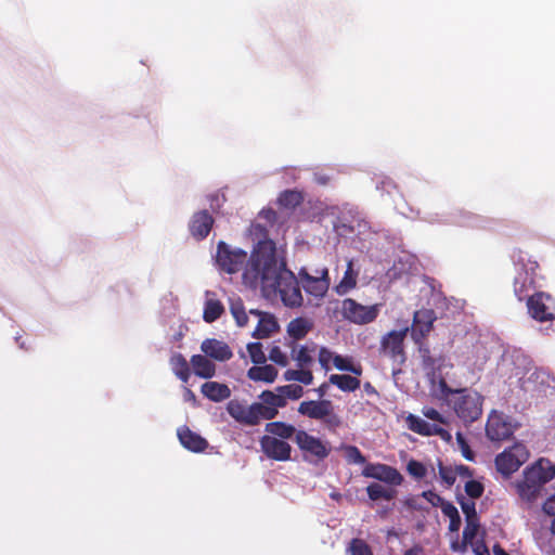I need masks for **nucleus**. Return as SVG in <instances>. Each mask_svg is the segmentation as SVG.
Instances as JSON below:
<instances>
[{
    "label": "nucleus",
    "instance_id": "obj_59",
    "mask_svg": "<svg viewBox=\"0 0 555 555\" xmlns=\"http://www.w3.org/2000/svg\"><path fill=\"white\" fill-rule=\"evenodd\" d=\"M183 398L184 401L191 402L193 405L196 404V396L190 388H184Z\"/></svg>",
    "mask_w": 555,
    "mask_h": 555
},
{
    "label": "nucleus",
    "instance_id": "obj_28",
    "mask_svg": "<svg viewBox=\"0 0 555 555\" xmlns=\"http://www.w3.org/2000/svg\"><path fill=\"white\" fill-rule=\"evenodd\" d=\"M278 370L271 364H257L247 371V376L255 382L273 383L278 377Z\"/></svg>",
    "mask_w": 555,
    "mask_h": 555
},
{
    "label": "nucleus",
    "instance_id": "obj_17",
    "mask_svg": "<svg viewBox=\"0 0 555 555\" xmlns=\"http://www.w3.org/2000/svg\"><path fill=\"white\" fill-rule=\"evenodd\" d=\"M227 411L240 424L256 426L260 423L255 403L246 406L238 400H230L227 404Z\"/></svg>",
    "mask_w": 555,
    "mask_h": 555
},
{
    "label": "nucleus",
    "instance_id": "obj_19",
    "mask_svg": "<svg viewBox=\"0 0 555 555\" xmlns=\"http://www.w3.org/2000/svg\"><path fill=\"white\" fill-rule=\"evenodd\" d=\"M214 222L215 220L208 210L195 212L189 223L191 235L197 241L206 238L212 229Z\"/></svg>",
    "mask_w": 555,
    "mask_h": 555
},
{
    "label": "nucleus",
    "instance_id": "obj_50",
    "mask_svg": "<svg viewBox=\"0 0 555 555\" xmlns=\"http://www.w3.org/2000/svg\"><path fill=\"white\" fill-rule=\"evenodd\" d=\"M269 359L278 365L286 366L288 364L287 356L279 346H273L269 351Z\"/></svg>",
    "mask_w": 555,
    "mask_h": 555
},
{
    "label": "nucleus",
    "instance_id": "obj_7",
    "mask_svg": "<svg viewBox=\"0 0 555 555\" xmlns=\"http://www.w3.org/2000/svg\"><path fill=\"white\" fill-rule=\"evenodd\" d=\"M248 261L249 259L247 260V253L245 250L231 249L223 241L218 243L216 263L221 271L229 274L236 273L242 270L244 264L247 266Z\"/></svg>",
    "mask_w": 555,
    "mask_h": 555
},
{
    "label": "nucleus",
    "instance_id": "obj_22",
    "mask_svg": "<svg viewBox=\"0 0 555 555\" xmlns=\"http://www.w3.org/2000/svg\"><path fill=\"white\" fill-rule=\"evenodd\" d=\"M178 438L181 444L192 452H204L208 448V441L188 426L178 429Z\"/></svg>",
    "mask_w": 555,
    "mask_h": 555
},
{
    "label": "nucleus",
    "instance_id": "obj_53",
    "mask_svg": "<svg viewBox=\"0 0 555 555\" xmlns=\"http://www.w3.org/2000/svg\"><path fill=\"white\" fill-rule=\"evenodd\" d=\"M334 357L335 356L333 354V352L326 347H321V349L319 350V362L321 366L325 370L330 369L328 364L331 361H333Z\"/></svg>",
    "mask_w": 555,
    "mask_h": 555
},
{
    "label": "nucleus",
    "instance_id": "obj_43",
    "mask_svg": "<svg viewBox=\"0 0 555 555\" xmlns=\"http://www.w3.org/2000/svg\"><path fill=\"white\" fill-rule=\"evenodd\" d=\"M247 351L253 363L263 364L266 362L267 358L262 350V345L260 343H249L247 345Z\"/></svg>",
    "mask_w": 555,
    "mask_h": 555
},
{
    "label": "nucleus",
    "instance_id": "obj_44",
    "mask_svg": "<svg viewBox=\"0 0 555 555\" xmlns=\"http://www.w3.org/2000/svg\"><path fill=\"white\" fill-rule=\"evenodd\" d=\"M479 528V517L466 519V526L463 531L464 543H470L477 534Z\"/></svg>",
    "mask_w": 555,
    "mask_h": 555
},
{
    "label": "nucleus",
    "instance_id": "obj_39",
    "mask_svg": "<svg viewBox=\"0 0 555 555\" xmlns=\"http://www.w3.org/2000/svg\"><path fill=\"white\" fill-rule=\"evenodd\" d=\"M347 552L350 555H374L367 542L360 538H353L349 542Z\"/></svg>",
    "mask_w": 555,
    "mask_h": 555
},
{
    "label": "nucleus",
    "instance_id": "obj_9",
    "mask_svg": "<svg viewBox=\"0 0 555 555\" xmlns=\"http://www.w3.org/2000/svg\"><path fill=\"white\" fill-rule=\"evenodd\" d=\"M516 428L517 424L509 416L493 411L487 421L486 435L491 441H503L512 437Z\"/></svg>",
    "mask_w": 555,
    "mask_h": 555
},
{
    "label": "nucleus",
    "instance_id": "obj_15",
    "mask_svg": "<svg viewBox=\"0 0 555 555\" xmlns=\"http://www.w3.org/2000/svg\"><path fill=\"white\" fill-rule=\"evenodd\" d=\"M319 275H310L306 269H301L299 271V276L301 280L302 288L306 293L314 296L322 297L328 289L330 279H328V270L323 268L318 271Z\"/></svg>",
    "mask_w": 555,
    "mask_h": 555
},
{
    "label": "nucleus",
    "instance_id": "obj_29",
    "mask_svg": "<svg viewBox=\"0 0 555 555\" xmlns=\"http://www.w3.org/2000/svg\"><path fill=\"white\" fill-rule=\"evenodd\" d=\"M312 323L305 318H296L287 325V334L294 340H300L311 331Z\"/></svg>",
    "mask_w": 555,
    "mask_h": 555
},
{
    "label": "nucleus",
    "instance_id": "obj_5",
    "mask_svg": "<svg viewBox=\"0 0 555 555\" xmlns=\"http://www.w3.org/2000/svg\"><path fill=\"white\" fill-rule=\"evenodd\" d=\"M408 332L409 327L399 331H390L382 337L379 343V356L388 358L398 367L406 360L404 340ZM398 371H400V369H398Z\"/></svg>",
    "mask_w": 555,
    "mask_h": 555
},
{
    "label": "nucleus",
    "instance_id": "obj_6",
    "mask_svg": "<svg viewBox=\"0 0 555 555\" xmlns=\"http://www.w3.org/2000/svg\"><path fill=\"white\" fill-rule=\"evenodd\" d=\"M529 455L527 447L516 442L495 456V468L503 477L508 478L528 461Z\"/></svg>",
    "mask_w": 555,
    "mask_h": 555
},
{
    "label": "nucleus",
    "instance_id": "obj_60",
    "mask_svg": "<svg viewBox=\"0 0 555 555\" xmlns=\"http://www.w3.org/2000/svg\"><path fill=\"white\" fill-rule=\"evenodd\" d=\"M474 552L476 555H490L489 550L483 542L477 543L474 547Z\"/></svg>",
    "mask_w": 555,
    "mask_h": 555
},
{
    "label": "nucleus",
    "instance_id": "obj_11",
    "mask_svg": "<svg viewBox=\"0 0 555 555\" xmlns=\"http://www.w3.org/2000/svg\"><path fill=\"white\" fill-rule=\"evenodd\" d=\"M343 314L356 324H367L377 318L378 306H363L352 298H347L343 301Z\"/></svg>",
    "mask_w": 555,
    "mask_h": 555
},
{
    "label": "nucleus",
    "instance_id": "obj_38",
    "mask_svg": "<svg viewBox=\"0 0 555 555\" xmlns=\"http://www.w3.org/2000/svg\"><path fill=\"white\" fill-rule=\"evenodd\" d=\"M442 514L450 519L449 530L457 532L461 528L462 520L457 508L451 503H446L441 509Z\"/></svg>",
    "mask_w": 555,
    "mask_h": 555
},
{
    "label": "nucleus",
    "instance_id": "obj_31",
    "mask_svg": "<svg viewBox=\"0 0 555 555\" xmlns=\"http://www.w3.org/2000/svg\"><path fill=\"white\" fill-rule=\"evenodd\" d=\"M405 422L411 431L426 437L433 436V430L436 426V424H430L414 414H409Z\"/></svg>",
    "mask_w": 555,
    "mask_h": 555
},
{
    "label": "nucleus",
    "instance_id": "obj_4",
    "mask_svg": "<svg viewBox=\"0 0 555 555\" xmlns=\"http://www.w3.org/2000/svg\"><path fill=\"white\" fill-rule=\"evenodd\" d=\"M298 413L322 422L330 431H336L343 425L341 417L335 412V406L331 400H308L300 402Z\"/></svg>",
    "mask_w": 555,
    "mask_h": 555
},
{
    "label": "nucleus",
    "instance_id": "obj_52",
    "mask_svg": "<svg viewBox=\"0 0 555 555\" xmlns=\"http://www.w3.org/2000/svg\"><path fill=\"white\" fill-rule=\"evenodd\" d=\"M422 496L430 503L435 507H440L442 509L443 504L449 503V501H446L442 496L437 494L436 492L431 490L423 491Z\"/></svg>",
    "mask_w": 555,
    "mask_h": 555
},
{
    "label": "nucleus",
    "instance_id": "obj_34",
    "mask_svg": "<svg viewBox=\"0 0 555 555\" xmlns=\"http://www.w3.org/2000/svg\"><path fill=\"white\" fill-rule=\"evenodd\" d=\"M230 312L235 319L237 326L244 327L247 325L248 315L241 298L230 300Z\"/></svg>",
    "mask_w": 555,
    "mask_h": 555
},
{
    "label": "nucleus",
    "instance_id": "obj_45",
    "mask_svg": "<svg viewBox=\"0 0 555 555\" xmlns=\"http://www.w3.org/2000/svg\"><path fill=\"white\" fill-rule=\"evenodd\" d=\"M357 284V274L353 272L352 262H348L347 270L345 271L344 278L339 284V288L344 292L351 289Z\"/></svg>",
    "mask_w": 555,
    "mask_h": 555
},
{
    "label": "nucleus",
    "instance_id": "obj_14",
    "mask_svg": "<svg viewBox=\"0 0 555 555\" xmlns=\"http://www.w3.org/2000/svg\"><path fill=\"white\" fill-rule=\"evenodd\" d=\"M259 399L261 402H255L258 415L261 420H273L279 414V409L286 406L287 402L280 392L263 390Z\"/></svg>",
    "mask_w": 555,
    "mask_h": 555
},
{
    "label": "nucleus",
    "instance_id": "obj_33",
    "mask_svg": "<svg viewBox=\"0 0 555 555\" xmlns=\"http://www.w3.org/2000/svg\"><path fill=\"white\" fill-rule=\"evenodd\" d=\"M292 358L297 362L298 367H308L312 364L313 358L312 352H314V347L311 349L308 346H301L297 349V345L295 341L292 344Z\"/></svg>",
    "mask_w": 555,
    "mask_h": 555
},
{
    "label": "nucleus",
    "instance_id": "obj_36",
    "mask_svg": "<svg viewBox=\"0 0 555 555\" xmlns=\"http://www.w3.org/2000/svg\"><path fill=\"white\" fill-rule=\"evenodd\" d=\"M366 492L372 501H377L380 499L390 501L396 495V490L386 489L385 487L376 482L369 485L366 488Z\"/></svg>",
    "mask_w": 555,
    "mask_h": 555
},
{
    "label": "nucleus",
    "instance_id": "obj_8",
    "mask_svg": "<svg viewBox=\"0 0 555 555\" xmlns=\"http://www.w3.org/2000/svg\"><path fill=\"white\" fill-rule=\"evenodd\" d=\"M295 443L304 453L306 460L315 459L317 461H322L326 459L331 452V448L327 447L325 442L302 429L296 433Z\"/></svg>",
    "mask_w": 555,
    "mask_h": 555
},
{
    "label": "nucleus",
    "instance_id": "obj_26",
    "mask_svg": "<svg viewBox=\"0 0 555 555\" xmlns=\"http://www.w3.org/2000/svg\"><path fill=\"white\" fill-rule=\"evenodd\" d=\"M280 328L275 317L269 312L262 314L258 321L257 327L253 332L255 338H268Z\"/></svg>",
    "mask_w": 555,
    "mask_h": 555
},
{
    "label": "nucleus",
    "instance_id": "obj_48",
    "mask_svg": "<svg viewBox=\"0 0 555 555\" xmlns=\"http://www.w3.org/2000/svg\"><path fill=\"white\" fill-rule=\"evenodd\" d=\"M408 473L416 479H422L426 476L427 469L425 465L416 460L409 461L406 465Z\"/></svg>",
    "mask_w": 555,
    "mask_h": 555
},
{
    "label": "nucleus",
    "instance_id": "obj_10",
    "mask_svg": "<svg viewBox=\"0 0 555 555\" xmlns=\"http://www.w3.org/2000/svg\"><path fill=\"white\" fill-rule=\"evenodd\" d=\"M529 314L539 322L555 320V299L545 293H535L527 300Z\"/></svg>",
    "mask_w": 555,
    "mask_h": 555
},
{
    "label": "nucleus",
    "instance_id": "obj_35",
    "mask_svg": "<svg viewBox=\"0 0 555 555\" xmlns=\"http://www.w3.org/2000/svg\"><path fill=\"white\" fill-rule=\"evenodd\" d=\"M283 377L287 382L294 380L304 385H310L313 382L312 372L306 367H300L299 370H287L284 372Z\"/></svg>",
    "mask_w": 555,
    "mask_h": 555
},
{
    "label": "nucleus",
    "instance_id": "obj_20",
    "mask_svg": "<svg viewBox=\"0 0 555 555\" xmlns=\"http://www.w3.org/2000/svg\"><path fill=\"white\" fill-rule=\"evenodd\" d=\"M204 354L216 361L224 362L233 357V352L229 345L216 338H206L201 345Z\"/></svg>",
    "mask_w": 555,
    "mask_h": 555
},
{
    "label": "nucleus",
    "instance_id": "obj_21",
    "mask_svg": "<svg viewBox=\"0 0 555 555\" xmlns=\"http://www.w3.org/2000/svg\"><path fill=\"white\" fill-rule=\"evenodd\" d=\"M422 360V367L428 378L435 380L437 373L440 371L443 362L442 357H434L430 352L428 344L425 341L415 344Z\"/></svg>",
    "mask_w": 555,
    "mask_h": 555
},
{
    "label": "nucleus",
    "instance_id": "obj_56",
    "mask_svg": "<svg viewBox=\"0 0 555 555\" xmlns=\"http://www.w3.org/2000/svg\"><path fill=\"white\" fill-rule=\"evenodd\" d=\"M454 470H456V476H461V477H472L473 476V470L466 466V465H456L454 467Z\"/></svg>",
    "mask_w": 555,
    "mask_h": 555
},
{
    "label": "nucleus",
    "instance_id": "obj_47",
    "mask_svg": "<svg viewBox=\"0 0 555 555\" xmlns=\"http://www.w3.org/2000/svg\"><path fill=\"white\" fill-rule=\"evenodd\" d=\"M457 502L462 508L465 519L477 518L476 504L472 500H466L464 496L457 498Z\"/></svg>",
    "mask_w": 555,
    "mask_h": 555
},
{
    "label": "nucleus",
    "instance_id": "obj_16",
    "mask_svg": "<svg viewBox=\"0 0 555 555\" xmlns=\"http://www.w3.org/2000/svg\"><path fill=\"white\" fill-rule=\"evenodd\" d=\"M538 268L537 262H532L530 268L522 266L517 272L514 280V293L516 297L521 301L531 297L530 292L535 288V269Z\"/></svg>",
    "mask_w": 555,
    "mask_h": 555
},
{
    "label": "nucleus",
    "instance_id": "obj_23",
    "mask_svg": "<svg viewBox=\"0 0 555 555\" xmlns=\"http://www.w3.org/2000/svg\"><path fill=\"white\" fill-rule=\"evenodd\" d=\"M201 391L212 402H221L231 397V389L228 385L218 382H206L202 385Z\"/></svg>",
    "mask_w": 555,
    "mask_h": 555
},
{
    "label": "nucleus",
    "instance_id": "obj_13",
    "mask_svg": "<svg viewBox=\"0 0 555 555\" xmlns=\"http://www.w3.org/2000/svg\"><path fill=\"white\" fill-rule=\"evenodd\" d=\"M436 313L433 309H422L414 312L411 326V337L414 344L425 341L434 328Z\"/></svg>",
    "mask_w": 555,
    "mask_h": 555
},
{
    "label": "nucleus",
    "instance_id": "obj_55",
    "mask_svg": "<svg viewBox=\"0 0 555 555\" xmlns=\"http://www.w3.org/2000/svg\"><path fill=\"white\" fill-rule=\"evenodd\" d=\"M543 512L555 518V494L551 495L544 503H543Z\"/></svg>",
    "mask_w": 555,
    "mask_h": 555
},
{
    "label": "nucleus",
    "instance_id": "obj_58",
    "mask_svg": "<svg viewBox=\"0 0 555 555\" xmlns=\"http://www.w3.org/2000/svg\"><path fill=\"white\" fill-rule=\"evenodd\" d=\"M330 385H332V384L328 380V382L322 383L317 389H314V391L317 392V395L319 397V400H324L323 398L326 396Z\"/></svg>",
    "mask_w": 555,
    "mask_h": 555
},
{
    "label": "nucleus",
    "instance_id": "obj_24",
    "mask_svg": "<svg viewBox=\"0 0 555 555\" xmlns=\"http://www.w3.org/2000/svg\"><path fill=\"white\" fill-rule=\"evenodd\" d=\"M224 313V307L219 299L215 298V293L207 291L204 304L203 319L206 323H212Z\"/></svg>",
    "mask_w": 555,
    "mask_h": 555
},
{
    "label": "nucleus",
    "instance_id": "obj_41",
    "mask_svg": "<svg viewBox=\"0 0 555 555\" xmlns=\"http://www.w3.org/2000/svg\"><path fill=\"white\" fill-rule=\"evenodd\" d=\"M278 392L283 395V399L287 401V399L297 400L304 396V388L297 384H288L284 386H279L275 389Z\"/></svg>",
    "mask_w": 555,
    "mask_h": 555
},
{
    "label": "nucleus",
    "instance_id": "obj_18",
    "mask_svg": "<svg viewBox=\"0 0 555 555\" xmlns=\"http://www.w3.org/2000/svg\"><path fill=\"white\" fill-rule=\"evenodd\" d=\"M364 477L374 478L393 486H398L402 482V475L397 468L386 464H367L363 472Z\"/></svg>",
    "mask_w": 555,
    "mask_h": 555
},
{
    "label": "nucleus",
    "instance_id": "obj_62",
    "mask_svg": "<svg viewBox=\"0 0 555 555\" xmlns=\"http://www.w3.org/2000/svg\"><path fill=\"white\" fill-rule=\"evenodd\" d=\"M363 389L370 396H377L378 395L376 388L371 383H369V382L364 383Z\"/></svg>",
    "mask_w": 555,
    "mask_h": 555
},
{
    "label": "nucleus",
    "instance_id": "obj_25",
    "mask_svg": "<svg viewBox=\"0 0 555 555\" xmlns=\"http://www.w3.org/2000/svg\"><path fill=\"white\" fill-rule=\"evenodd\" d=\"M196 376L208 379L215 376L216 365L205 354H194L190 360Z\"/></svg>",
    "mask_w": 555,
    "mask_h": 555
},
{
    "label": "nucleus",
    "instance_id": "obj_64",
    "mask_svg": "<svg viewBox=\"0 0 555 555\" xmlns=\"http://www.w3.org/2000/svg\"><path fill=\"white\" fill-rule=\"evenodd\" d=\"M422 548L420 546H414L404 552L403 555H420Z\"/></svg>",
    "mask_w": 555,
    "mask_h": 555
},
{
    "label": "nucleus",
    "instance_id": "obj_40",
    "mask_svg": "<svg viewBox=\"0 0 555 555\" xmlns=\"http://www.w3.org/2000/svg\"><path fill=\"white\" fill-rule=\"evenodd\" d=\"M333 364L339 371L351 372L356 375L362 374V366L360 364L354 365L348 358L343 356L336 354L333 358Z\"/></svg>",
    "mask_w": 555,
    "mask_h": 555
},
{
    "label": "nucleus",
    "instance_id": "obj_12",
    "mask_svg": "<svg viewBox=\"0 0 555 555\" xmlns=\"http://www.w3.org/2000/svg\"><path fill=\"white\" fill-rule=\"evenodd\" d=\"M261 452L270 460L286 462L292 457V446L284 440L264 435L259 440Z\"/></svg>",
    "mask_w": 555,
    "mask_h": 555
},
{
    "label": "nucleus",
    "instance_id": "obj_63",
    "mask_svg": "<svg viewBox=\"0 0 555 555\" xmlns=\"http://www.w3.org/2000/svg\"><path fill=\"white\" fill-rule=\"evenodd\" d=\"M493 553L494 555H509L505 552V550L500 544H494L493 546Z\"/></svg>",
    "mask_w": 555,
    "mask_h": 555
},
{
    "label": "nucleus",
    "instance_id": "obj_54",
    "mask_svg": "<svg viewBox=\"0 0 555 555\" xmlns=\"http://www.w3.org/2000/svg\"><path fill=\"white\" fill-rule=\"evenodd\" d=\"M422 413L425 417L431 421H436L440 424H447L446 418L434 408H424Z\"/></svg>",
    "mask_w": 555,
    "mask_h": 555
},
{
    "label": "nucleus",
    "instance_id": "obj_51",
    "mask_svg": "<svg viewBox=\"0 0 555 555\" xmlns=\"http://www.w3.org/2000/svg\"><path fill=\"white\" fill-rule=\"evenodd\" d=\"M456 442L461 449L462 455L467 461H474L475 454H474L473 450L470 449L468 442L466 441V439L464 438V436L461 433L456 434Z\"/></svg>",
    "mask_w": 555,
    "mask_h": 555
},
{
    "label": "nucleus",
    "instance_id": "obj_30",
    "mask_svg": "<svg viewBox=\"0 0 555 555\" xmlns=\"http://www.w3.org/2000/svg\"><path fill=\"white\" fill-rule=\"evenodd\" d=\"M330 383L345 392L356 391L361 385L359 378L348 374H332L330 376Z\"/></svg>",
    "mask_w": 555,
    "mask_h": 555
},
{
    "label": "nucleus",
    "instance_id": "obj_57",
    "mask_svg": "<svg viewBox=\"0 0 555 555\" xmlns=\"http://www.w3.org/2000/svg\"><path fill=\"white\" fill-rule=\"evenodd\" d=\"M433 436H439L441 439L447 441L451 440L450 433L438 425L435 426V429L433 430Z\"/></svg>",
    "mask_w": 555,
    "mask_h": 555
},
{
    "label": "nucleus",
    "instance_id": "obj_2",
    "mask_svg": "<svg viewBox=\"0 0 555 555\" xmlns=\"http://www.w3.org/2000/svg\"><path fill=\"white\" fill-rule=\"evenodd\" d=\"M554 478L555 464L541 457L524 469L521 478L514 482V488L521 503L530 508L542 496L544 486Z\"/></svg>",
    "mask_w": 555,
    "mask_h": 555
},
{
    "label": "nucleus",
    "instance_id": "obj_1",
    "mask_svg": "<svg viewBox=\"0 0 555 555\" xmlns=\"http://www.w3.org/2000/svg\"><path fill=\"white\" fill-rule=\"evenodd\" d=\"M242 280L250 288L260 287L266 297L280 295L286 307L298 308L302 305L299 282L287 269L285 261L278 258L276 246L272 240L257 243L243 271Z\"/></svg>",
    "mask_w": 555,
    "mask_h": 555
},
{
    "label": "nucleus",
    "instance_id": "obj_27",
    "mask_svg": "<svg viewBox=\"0 0 555 555\" xmlns=\"http://www.w3.org/2000/svg\"><path fill=\"white\" fill-rule=\"evenodd\" d=\"M264 430L269 434L268 436H272L284 441L292 437L295 438L296 433H298L294 425L280 421L267 423Z\"/></svg>",
    "mask_w": 555,
    "mask_h": 555
},
{
    "label": "nucleus",
    "instance_id": "obj_61",
    "mask_svg": "<svg viewBox=\"0 0 555 555\" xmlns=\"http://www.w3.org/2000/svg\"><path fill=\"white\" fill-rule=\"evenodd\" d=\"M331 178L325 173H314V181L320 185H326Z\"/></svg>",
    "mask_w": 555,
    "mask_h": 555
},
{
    "label": "nucleus",
    "instance_id": "obj_49",
    "mask_svg": "<svg viewBox=\"0 0 555 555\" xmlns=\"http://www.w3.org/2000/svg\"><path fill=\"white\" fill-rule=\"evenodd\" d=\"M465 492L470 499H479L485 491V487L477 480H469L465 483Z\"/></svg>",
    "mask_w": 555,
    "mask_h": 555
},
{
    "label": "nucleus",
    "instance_id": "obj_37",
    "mask_svg": "<svg viewBox=\"0 0 555 555\" xmlns=\"http://www.w3.org/2000/svg\"><path fill=\"white\" fill-rule=\"evenodd\" d=\"M304 201L302 194L295 190H286L282 192L278 198L280 206L285 208H295Z\"/></svg>",
    "mask_w": 555,
    "mask_h": 555
},
{
    "label": "nucleus",
    "instance_id": "obj_46",
    "mask_svg": "<svg viewBox=\"0 0 555 555\" xmlns=\"http://www.w3.org/2000/svg\"><path fill=\"white\" fill-rule=\"evenodd\" d=\"M345 450V456L348 463L353 464H364L366 462V459L361 453L358 447L356 446H346L344 448Z\"/></svg>",
    "mask_w": 555,
    "mask_h": 555
},
{
    "label": "nucleus",
    "instance_id": "obj_32",
    "mask_svg": "<svg viewBox=\"0 0 555 555\" xmlns=\"http://www.w3.org/2000/svg\"><path fill=\"white\" fill-rule=\"evenodd\" d=\"M170 365L178 378H180L183 383L189 380L191 371L189 363L182 353H175L170 358Z\"/></svg>",
    "mask_w": 555,
    "mask_h": 555
},
{
    "label": "nucleus",
    "instance_id": "obj_3",
    "mask_svg": "<svg viewBox=\"0 0 555 555\" xmlns=\"http://www.w3.org/2000/svg\"><path fill=\"white\" fill-rule=\"evenodd\" d=\"M440 388L448 405L464 423H473L481 416L483 397L478 391L468 388H451L444 379L440 380Z\"/></svg>",
    "mask_w": 555,
    "mask_h": 555
},
{
    "label": "nucleus",
    "instance_id": "obj_42",
    "mask_svg": "<svg viewBox=\"0 0 555 555\" xmlns=\"http://www.w3.org/2000/svg\"><path fill=\"white\" fill-rule=\"evenodd\" d=\"M438 473L441 481L447 487H451L454 485L456 480V470H454V467L446 466L440 460H438Z\"/></svg>",
    "mask_w": 555,
    "mask_h": 555
}]
</instances>
